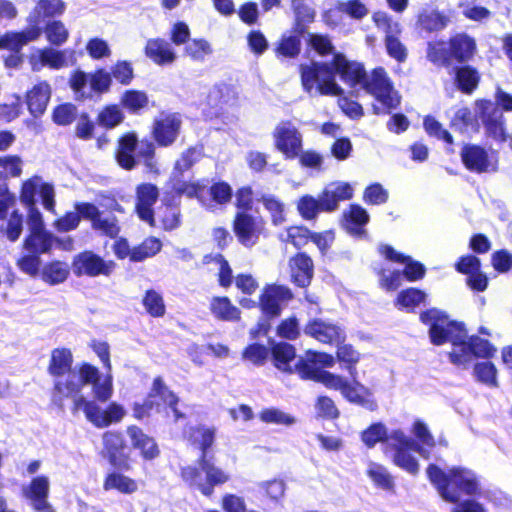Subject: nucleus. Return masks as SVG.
<instances>
[{"mask_svg":"<svg viewBox=\"0 0 512 512\" xmlns=\"http://www.w3.org/2000/svg\"><path fill=\"white\" fill-rule=\"evenodd\" d=\"M11 206L7 199L0 200V233L5 234L10 241H16L22 233L23 217L18 211H13L7 217Z\"/></svg>","mask_w":512,"mask_h":512,"instance_id":"obj_22","label":"nucleus"},{"mask_svg":"<svg viewBox=\"0 0 512 512\" xmlns=\"http://www.w3.org/2000/svg\"><path fill=\"white\" fill-rule=\"evenodd\" d=\"M41 279L51 285L63 283L69 276V265L63 261H52L43 266Z\"/></svg>","mask_w":512,"mask_h":512,"instance_id":"obj_41","label":"nucleus"},{"mask_svg":"<svg viewBox=\"0 0 512 512\" xmlns=\"http://www.w3.org/2000/svg\"><path fill=\"white\" fill-rule=\"evenodd\" d=\"M0 168L3 169L6 180L8 177L18 178L22 175L23 160L18 155L0 157Z\"/></svg>","mask_w":512,"mask_h":512,"instance_id":"obj_60","label":"nucleus"},{"mask_svg":"<svg viewBox=\"0 0 512 512\" xmlns=\"http://www.w3.org/2000/svg\"><path fill=\"white\" fill-rule=\"evenodd\" d=\"M309 335L325 344H341L345 340V331L338 325L322 319L310 321L304 329Z\"/></svg>","mask_w":512,"mask_h":512,"instance_id":"obj_17","label":"nucleus"},{"mask_svg":"<svg viewBox=\"0 0 512 512\" xmlns=\"http://www.w3.org/2000/svg\"><path fill=\"white\" fill-rule=\"evenodd\" d=\"M212 53V46L205 39H192L184 47V54L199 63H203Z\"/></svg>","mask_w":512,"mask_h":512,"instance_id":"obj_45","label":"nucleus"},{"mask_svg":"<svg viewBox=\"0 0 512 512\" xmlns=\"http://www.w3.org/2000/svg\"><path fill=\"white\" fill-rule=\"evenodd\" d=\"M127 435L131 440L132 446L140 450L141 455L145 459H153L158 456L159 450L154 439L145 434L139 427L129 426L127 428Z\"/></svg>","mask_w":512,"mask_h":512,"instance_id":"obj_31","label":"nucleus"},{"mask_svg":"<svg viewBox=\"0 0 512 512\" xmlns=\"http://www.w3.org/2000/svg\"><path fill=\"white\" fill-rule=\"evenodd\" d=\"M199 468L187 466L182 469L183 480L191 487H195L205 496H211L214 486L229 481L230 476L220 467L216 466L213 457L200 456Z\"/></svg>","mask_w":512,"mask_h":512,"instance_id":"obj_6","label":"nucleus"},{"mask_svg":"<svg viewBox=\"0 0 512 512\" xmlns=\"http://www.w3.org/2000/svg\"><path fill=\"white\" fill-rule=\"evenodd\" d=\"M41 34V26L29 25V27L22 32H11L5 34L0 39V47L18 52L27 43L37 40Z\"/></svg>","mask_w":512,"mask_h":512,"instance_id":"obj_27","label":"nucleus"},{"mask_svg":"<svg viewBox=\"0 0 512 512\" xmlns=\"http://www.w3.org/2000/svg\"><path fill=\"white\" fill-rule=\"evenodd\" d=\"M144 53L153 63L159 66L171 65L177 59L172 45L163 38H150L147 40Z\"/></svg>","mask_w":512,"mask_h":512,"instance_id":"obj_21","label":"nucleus"},{"mask_svg":"<svg viewBox=\"0 0 512 512\" xmlns=\"http://www.w3.org/2000/svg\"><path fill=\"white\" fill-rule=\"evenodd\" d=\"M372 20L376 27L384 32L385 38L390 36H400L402 33L401 24L384 11L375 12L372 15Z\"/></svg>","mask_w":512,"mask_h":512,"instance_id":"obj_46","label":"nucleus"},{"mask_svg":"<svg viewBox=\"0 0 512 512\" xmlns=\"http://www.w3.org/2000/svg\"><path fill=\"white\" fill-rule=\"evenodd\" d=\"M497 370L491 362H480L474 367L477 380L490 387H497Z\"/></svg>","mask_w":512,"mask_h":512,"instance_id":"obj_61","label":"nucleus"},{"mask_svg":"<svg viewBox=\"0 0 512 512\" xmlns=\"http://www.w3.org/2000/svg\"><path fill=\"white\" fill-rule=\"evenodd\" d=\"M75 61L74 50H56L51 47L38 49L30 57V64L34 71H40L45 66L52 69H61L73 65Z\"/></svg>","mask_w":512,"mask_h":512,"instance_id":"obj_13","label":"nucleus"},{"mask_svg":"<svg viewBox=\"0 0 512 512\" xmlns=\"http://www.w3.org/2000/svg\"><path fill=\"white\" fill-rule=\"evenodd\" d=\"M387 433L386 427L381 423L371 425L362 433V441L368 447L375 446L378 442H385V448L387 447Z\"/></svg>","mask_w":512,"mask_h":512,"instance_id":"obj_56","label":"nucleus"},{"mask_svg":"<svg viewBox=\"0 0 512 512\" xmlns=\"http://www.w3.org/2000/svg\"><path fill=\"white\" fill-rule=\"evenodd\" d=\"M297 209L303 218L314 219L319 212L325 211L322 205V194L318 199L311 195L301 197L297 203Z\"/></svg>","mask_w":512,"mask_h":512,"instance_id":"obj_50","label":"nucleus"},{"mask_svg":"<svg viewBox=\"0 0 512 512\" xmlns=\"http://www.w3.org/2000/svg\"><path fill=\"white\" fill-rule=\"evenodd\" d=\"M234 100L235 93L227 85L211 88L207 97L208 105L217 110H222L224 106L232 104Z\"/></svg>","mask_w":512,"mask_h":512,"instance_id":"obj_43","label":"nucleus"},{"mask_svg":"<svg viewBox=\"0 0 512 512\" xmlns=\"http://www.w3.org/2000/svg\"><path fill=\"white\" fill-rule=\"evenodd\" d=\"M476 49L473 38L466 34H457L451 38L449 43V51L451 58H455L459 62L469 60Z\"/></svg>","mask_w":512,"mask_h":512,"instance_id":"obj_34","label":"nucleus"},{"mask_svg":"<svg viewBox=\"0 0 512 512\" xmlns=\"http://www.w3.org/2000/svg\"><path fill=\"white\" fill-rule=\"evenodd\" d=\"M49 491L50 481L44 475L33 478L28 486L23 487L24 497L36 512H56L48 501Z\"/></svg>","mask_w":512,"mask_h":512,"instance_id":"obj_16","label":"nucleus"},{"mask_svg":"<svg viewBox=\"0 0 512 512\" xmlns=\"http://www.w3.org/2000/svg\"><path fill=\"white\" fill-rule=\"evenodd\" d=\"M264 230V221L245 212L238 213L234 220V232L245 247H253Z\"/></svg>","mask_w":512,"mask_h":512,"instance_id":"obj_15","label":"nucleus"},{"mask_svg":"<svg viewBox=\"0 0 512 512\" xmlns=\"http://www.w3.org/2000/svg\"><path fill=\"white\" fill-rule=\"evenodd\" d=\"M380 252L391 261L405 263L406 266L403 271V275L409 281H416L423 278L425 274V268L419 262L413 261L410 257H406L403 254L398 253L392 247L387 245L381 246Z\"/></svg>","mask_w":512,"mask_h":512,"instance_id":"obj_28","label":"nucleus"},{"mask_svg":"<svg viewBox=\"0 0 512 512\" xmlns=\"http://www.w3.org/2000/svg\"><path fill=\"white\" fill-rule=\"evenodd\" d=\"M51 96V88L47 82H40L27 93V106L34 117L41 116Z\"/></svg>","mask_w":512,"mask_h":512,"instance_id":"obj_29","label":"nucleus"},{"mask_svg":"<svg viewBox=\"0 0 512 512\" xmlns=\"http://www.w3.org/2000/svg\"><path fill=\"white\" fill-rule=\"evenodd\" d=\"M82 384L75 373L69 372L64 377L55 378L54 380V397H59L61 402L63 398L84 397L80 395Z\"/></svg>","mask_w":512,"mask_h":512,"instance_id":"obj_33","label":"nucleus"},{"mask_svg":"<svg viewBox=\"0 0 512 512\" xmlns=\"http://www.w3.org/2000/svg\"><path fill=\"white\" fill-rule=\"evenodd\" d=\"M210 310L219 320L232 322L240 319V310L227 297H213L210 302Z\"/></svg>","mask_w":512,"mask_h":512,"instance_id":"obj_36","label":"nucleus"},{"mask_svg":"<svg viewBox=\"0 0 512 512\" xmlns=\"http://www.w3.org/2000/svg\"><path fill=\"white\" fill-rule=\"evenodd\" d=\"M365 72L361 63L350 61L345 55L336 53L330 64L302 65L301 81L304 90L310 96H338L343 93V89L336 83L335 75H338L347 85L355 87L362 84Z\"/></svg>","mask_w":512,"mask_h":512,"instance_id":"obj_2","label":"nucleus"},{"mask_svg":"<svg viewBox=\"0 0 512 512\" xmlns=\"http://www.w3.org/2000/svg\"><path fill=\"white\" fill-rule=\"evenodd\" d=\"M92 393L95 402L99 401L105 403L110 400L113 395V378L111 371L107 370L106 375L104 377H100L92 385Z\"/></svg>","mask_w":512,"mask_h":512,"instance_id":"obj_51","label":"nucleus"},{"mask_svg":"<svg viewBox=\"0 0 512 512\" xmlns=\"http://www.w3.org/2000/svg\"><path fill=\"white\" fill-rule=\"evenodd\" d=\"M121 103L129 111L137 112L147 105L148 97L142 91L128 90L122 95Z\"/></svg>","mask_w":512,"mask_h":512,"instance_id":"obj_58","label":"nucleus"},{"mask_svg":"<svg viewBox=\"0 0 512 512\" xmlns=\"http://www.w3.org/2000/svg\"><path fill=\"white\" fill-rule=\"evenodd\" d=\"M298 32L294 31V34L283 35L278 46L275 49L278 57L283 56L286 58L296 57L301 50V41Z\"/></svg>","mask_w":512,"mask_h":512,"instance_id":"obj_48","label":"nucleus"},{"mask_svg":"<svg viewBox=\"0 0 512 512\" xmlns=\"http://www.w3.org/2000/svg\"><path fill=\"white\" fill-rule=\"evenodd\" d=\"M420 319L429 326V337L434 345L451 343L449 358L455 365L466 367L475 358H489L495 352L488 341L478 336L467 337L462 323L450 320L437 309L422 313Z\"/></svg>","mask_w":512,"mask_h":512,"instance_id":"obj_1","label":"nucleus"},{"mask_svg":"<svg viewBox=\"0 0 512 512\" xmlns=\"http://www.w3.org/2000/svg\"><path fill=\"white\" fill-rule=\"evenodd\" d=\"M136 146L137 138L134 134L125 135L120 139L116 158L121 167L129 170L135 166Z\"/></svg>","mask_w":512,"mask_h":512,"instance_id":"obj_39","label":"nucleus"},{"mask_svg":"<svg viewBox=\"0 0 512 512\" xmlns=\"http://www.w3.org/2000/svg\"><path fill=\"white\" fill-rule=\"evenodd\" d=\"M104 490H117L123 494H132L137 491L138 485L135 480L118 472H112L105 478Z\"/></svg>","mask_w":512,"mask_h":512,"instance_id":"obj_42","label":"nucleus"},{"mask_svg":"<svg viewBox=\"0 0 512 512\" xmlns=\"http://www.w3.org/2000/svg\"><path fill=\"white\" fill-rule=\"evenodd\" d=\"M191 438L195 444H198L202 453L201 456L208 457V449L213 445L215 439V429L200 426L193 430Z\"/></svg>","mask_w":512,"mask_h":512,"instance_id":"obj_54","label":"nucleus"},{"mask_svg":"<svg viewBox=\"0 0 512 512\" xmlns=\"http://www.w3.org/2000/svg\"><path fill=\"white\" fill-rule=\"evenodd\" d=\"M368 220L369 215L365 209L358 205H351L350 209L344 213L343 226L350 234L361 235Z\"/></svg>","mask_w":512,"mask_h":512,"instance_id":"obj_35","label":"nucleus"},{"mask_svg":"<svg viewBox=\"0 0 512 512\" xmlns=\"http://www.w3.org/2000/svg\"><path fill=\"white\" fill-rule=\"evenodd\" d=\"M261 421L269 424L291 426L296 423L295 417L277 408H267L260 412Z\"/></svg>","mask_w":512,"mask_h":512,"instance_id":"obj_53","label":"nucleus"},{"mask_svg":"<svg viewBox=\"0 0 512 512\" xmlns=\"http://www.w3.org/2000/svg\"><path fill=\"white\" fill-rule=\"evenodd\" d=\"M425 293L415 288H409L399 293L396 306L412 310L425 300Z\"/></svg>","mask_w":512,"mask_h":512,"instance_id":"obj_55","label":"nucleus"},{"mask_svg":"<svg viewBox=\"0 0 512 512\" xmlns=\"http://www.w3.org/2000/svg\"><path fill=\"white\" fill-rule=\"evenodd\" d=\"M450 22V18L437 10L424 9L418 15L417 23L419 26L428 31H440L444 29Z\"/></svg>","mask_w":512,"mask_h":512,"instance_id":"obj_40","label":"nucleus"},{"mask_svg":"<svg viewBox=\"0 0 512 512\" xmlns=\"http://www.w3.org/2000/svg\"><path fill=\"white\" fill-rule=\"evenodd\" d=\"M291 8L295 15V32L303 34L304 24L315 18V9L310 0H291Z\"/></svg>","mask_w":512,"mask_h":512,"instance_id":"obj_37","label":"nucleus"},{"mask_svg":"<svg viewBox=\"0 0 512 512\" xmlns=\"http://www.w3.org/2000/svg\"><path fill=\"white\" fill-rule=\"evenodd\" d=\"M17 266L18 268L25 274L36 277L39 275L40 272V266H41V259L40 255L30 253L22 255L17 260Z\"/></svg>","mask_w":512,"mask_h":512,"instance_id":"obj_63","label":"nucleus"},{"mask_svg":"<svg viewBox=\"0 0 512 512\" xmlns=\"http://www.w3.org/2000/svg\"><path fill=\"white\" fill-rule=\"evenodd\" d=\"M82 410L86 419L97 428H105L112 423L120 422L126 415L124 407L112 402L106 409H102L94 400L85 397L74 399V413Z\"/></svg>","mask_w":512,"mask_h":512,"instance_id":"obj_8","label":"nucleus"},{"mask_svg":"<svg viewBox=\"0 0 512 512\" xmlns=\"http://www.w3.org/2000/svg\"><path fill=\"white\" fill-rule=\"evenodd\" d=\"M295 367L302 379L313 380L322 383L328 389L338 390L347 401L370 411L377 409V403L372 398V391L359 382L356 367L346 366L351 382L341 375L319 369L302 359L297 361Z\"/></svg>","mask_w":512,"mask_h":512,"instance_id":"obj_4","label":"nucleus"},{"mask_svg":"<svg viewBox=\"0 0 512 512\" xmlns=\"http://www.w3.org/2000/svg\"><path fill=\"white\" fill-rule=\"evenodd\" d=\"M158 397L161 398L164 403H167L171 408L173 421H177L184 417V414L181 413L177 408V403L179 401L178 397L168 389L161 377L154 379L151 391L147 398L144 400L143 404H134V417L137 419H142L145 416H148L153 410L160 412L161 405L156 403V398Z\"/></svg>","mask_w":512,"mask_h":512,"instance_id":"obj_9","label":"nucleus"},{"mask_svg":"<svg viewBox=\"0 0 512 512\" xmlns=\"http://www.w3.org/2000/svg\"><path fill=\"white\" fill-rule=\"evenodd\" d=\"M431 483L440 497L455 504L451 512H487L485 507L474 499L460 501V493L468 496L481 495V486L475 472L464 467H452L444 471L434 464L426 470Z\"/></svg>","mask_w":512,"mask_h":512,"instance_id":"obj_3","label":"nucleus"},{"mask_svg":"<svg viewBox=\"0 0 512 512\" xmlns=\"http://www.w3.org/2000/svg\"><path fill=\"white\" fill-rule=\"evenodd\" d=\"M461 159L465 167L472 172L483 173L489 170L488 154L480 146L473 144L465 145L461 151Z\"/></svg>","mask_w":512,"mask_h":512,"instance_id":"obj_26","label":"nucleus"},{"mask_svg":"<svg viewBox=\"0 0 512 512\" xmlns=\"http://www.w3.org/2000/svg\"><path fill=\"white\" fill-rule=\"evenodd\" d=\"M162 242L156 237L146 238L140 245L134 247L131 251V261L141 262L147 258L155 256L160 252Z\"/></svg>","mask_w":512,"mask_h":512,"instance_id":"obj_44","label":"nucleus"},{"mask_svg":"<svg viewBox=\"0 0 512 512\" xmlns=\"http://www.w3.org/2000/svg\"><path fill=\"white\" fill-rule=\"evenodd\" d=\"M73 354L68 348H55L51 351L48 373L54 377H64L72 371Z\"/></svg>","mask_w":512,"mask_h":512,"instance_id":"obj_30","label":"nucleus"},{"mask_svg":"<svg viewBox=\"0 0 512 512\" xmlns=\"http://www.w3.org/2000/svg\"><path fill=\"white\" fill-rule=\"evenodd\" d=\"M66 9L62 0H38L33 10L27 17L29 25L41 26L42 20L61 16Z\"/></svg>","mask_w":512,"mask_h":512,"instance_id":"obj_23","label":"nucleus"},{"mask_svg":"<svg viewBox=\"0 0 512 512\" xmlns=\"http://www.w3.org/2000/svg\"><path fill=\"white\" fill-rule=\"evenodd\" d=\"M115 266L116 264L113 261H106L92 251L77 254L72 262L73 273L77 276H110Z\"/></svg>","mask_w":512,"mask_h":512,"instance_id":"obj_12","label":"nucleus"},{"mask_svg":"<svg viewBox=\"0 0 512 512\" xmlns=\"http://www.w3.org/2000/svg\"><path fill=\"white\" fill-rule=\"evenodd\" d=\"M45 33L46 39L49 43L55 46L63 45L69 38V31L65 24L60 20L49 21L42 33Z\"/></svg>","mask_w":512,"mask_h":512,"instance_id":"obj_47","label":"nucleus"},{"mask_svg":"<svg viewBox=\"0 0 512 512\" xmlns=\"http://www.w3.org/2000/svg\"><path fill=\"white\" fill-rule=\"evenodd\" d=\"M274 144L286 159H295L302 150V134L290 121H282L273 131Z\"/></svg>","mask_w":512,"mask_h":512,"instance_id":"obj_11","label":"nucleus"},{"mask_svg":"<svg viewBox=\"0 0 512 512\" xmlns=\"http://www.w3.org/2000/svg\"><path fill=\"white\" fill-rule=\"evenodd\" d=\"M159 196L158 188L151 183H143L136 188V212L139 218L154 226L153 205Z\"/></svg>","mask_w":512,"mask_h":512,"instance_id":"obj_19","label":"nucleus"},{"mask_svg":"<svg viewBox=\"0 0 512 512\" xmlns=\"http://www.w3.org/2000/svg\"><path fill=\"white\" fill-rule=\"evenodd\" d=\"M456 81L458 87L463 92L471 93L479 83V74L469 66L458 68L456 71Z\"/></svg>","mask_w":512,"mask_h":512,"instance_id":"obj_52","label":"nucleus"},{"mask_svg":"<svg viewBox=\"0 0 512 512\" xmlns=\"http://www.w3.org/2000/svg\"><path fill=\"white\" fill-rule=\"evenodd\" d=\"M56 241L58 238L47 230L34 231L29 232L23 246L28 252L40 255L50 252Z\"/></svg>","mask_w":512,"mask_h":512,"instance_id":"obj_32","label":"nucleus"},{"mask_svg":"<svg viewBox=\"0 0 512 512\" xmlns=\"http://www.w3.org/2000/svg\"><path fill=\"white\" fill-rule=\"evenodd\" d=\"M361 86L380 103V106L373 105L375 114L389 113L400 104V96L382 67L373 69L369 74L365 72Z\"/></svg>","mask_w":512,"mask_h":512,"instance_id":"obj_7","label":"nucleus"},{"mask_svg":"<svg viewBox=\"0 0 512 512\" xmlns=\"http://www.w3.org/2000/svg\"><path fill=\"white\" fill-rule=\"evenodd\" d=\"M411 451L417 452L424 459L430 457V452L427 448L422 447L403 431L393 430L389 433L385 453L391 457L396 466L415 475L419 471V463L411 454Z\"/></svg>","mask_w":512,"mask_h":512,"instance_id":"obj_5","label":"nucleus"},{"mask_svg":"<svg viewBox=\"0 0 512 512\" xmlns=\"http://www.w3.org/2000/svg\"><path fill=\"white\" fill-rule=\"evenodd\" d=\"M295 356L296 354L294 347L288 343L281 342L275 344L272 347V357L274 364L278 369L282 371L293 372L291 363L295 360ZM296 364L297 363L294 364V368H296ZM294 371L297 372L296 369H294Z\"/></svg>","mask_w":512,"mask_h":512,"instance_id":"obj_38","label":"nucleus"},{"mask_svg":"<svg viewBox=\"0 0 512 512\" xmlns=\"http://www.w3.org/2000/svg\"><path fill=\"white\" fill-rule=\"evenodd\" d=\"M181 126L182 121L178 114H162L153 126V135L158 145H172L180 133Z\"/></svg>","mask_w":512,"mask_h":512,"instance_id":"obj_18","label":"nucleus"},{"mask_svg":"<svg viewBox=\"0 0 512 512\" xmlns=\"http://www.w3.org/2000/svg\"><path fill=\"white\" fill-rule=\"evenodd\" d=\"M292 281L299 287H307L313 277L312 259L304 253H299L289 260Z\"/></svg>","mask_w":512,"mask_h":512,"instance_id":"obj_25","label":"nucleus"},{"mask_svg":"<svg viewBox=\"0 0 512 512\" xmlns=\"http://www.w3.org/2000/svg\"><path fill=\"white\" fill-rule=\"evenodd\" d=\"M384 44L387 54L399 63L406 61L408 57V49L404 43L401 42L399 36H390L384 38Z\"/></svg>","mask_w":512,"mask_h":512,"instance_id":"obj_62","label":"nucleus"},{"mask_svg":"<svg viewBox=\"0 0 512 512\" xmlns=\"http://www.w3.org/2000/svg\"><path fill=\"white\" fill-rule=\"evenodd\" d=\"M142 302L146 311L152 317H162L165 314V304L162 296L158 292L148 290Z\"/></svg>","mask_w":512,"mask_h":512,"instance_id":"obj_59","label":"nucleus"},{"mask_svg":"<svg viewBox=\"0 0 512 512\" xmlns=\"http://www.w3.org/2000/svg\"><path fill=\"white\" fill-rule=\"evenodd\" d=\"M423 125L425 128V131L430 136L436 137L439 140H443L448 144L453 143L452 135L446 129H444L442 124L439 121H437L434 117L426 116L424 118Z\"/></svg>","mask_w":512,"mask_h":512,"instance_id":"obj_64","label":"nucleus"},{"mask_svg":"<svg viewBox=\"0 0 512 512\" xmlns=\"http://www.w3.org/2000/svg\"><path fill=\"white\" fill-rule=\"evenodd\" d=\"M476 113L484 124L487 132L496 139H505L503 112L491 100H478Z\"/></svg>","mask_w":512,"mask_h":512,"instance_id":"obj_14","label":"nucleus"},{"mask_svg":"<svg viewBox=\"0 0 512 512\" xmlns=\"http://www.w3.org/2000/svg\"><path fill=\"white\" fill-rule=\"evenodd\" d=\"M367 475L373 483L381 489L390 490L394 486L393 477L387 469L380 464L370 463L367 468Z\"/></svg>","mask_w":512,"mask_h":512,"instance_id":"obj_49","label":"nucleus"},{"mask_svg":"<svg viewBox=\"0 0 512 512\" xmlns=\"http://www.w3.org/2000/svg\"><path fill=\"white\" fill-rule=\"evenodd\" d=\"M293 297L290 289L283 285H269L265 288L261 298L260 306L262 311L269 316H278L281 305Z\"/></svg>","mask_w":512,"mask_h":512,"instance_id":"obj_20","label":"nucleus"},{"mask_svg":"<svg viewBox=\"0 0 512 512\" xmlns=\"http://www.w3.org/2000/svg\"><path fill=\"white\" fill-rule=\"evenodd\" d=\"M92 228L111 238H115L120 232L118 219L113 215L104 216L103 213L94 222Z\"/></svg>","mask_w":512,"mask_h":512,"instance_id":"obj_57","label":"nucleus"},{"mask_svg":"<svg viewBox=\"0 0 512 512\" xmlns=\"http://www.w3.org/2000/svg\"><path fill=\"white\" fill-rule=\"evenodd\" d=\"M321 194L325 212H332L338 208L340 201L352 198L353 188L349 183L336 182L327 185Z\"/></svg>","mask_w":512,"mask_h":512,"instance_id":"obj_24","label":"nucleus"},{"mask_svg":"<svg viewBox=\"0 0 512 512\" xmlns=\"http://www.w3.org/2000/svg\"><path fill=\"white\" fill-rule=\"evenodd\" d=\"M39 193L43 207L55 214V190L50 183L43 182L42 177L34 175L22 183L20 201L25 206L36 205L35 196Z\"/></svg>","mask_w":512,"mask_h":512,"instance_id":"obj_10","label":"nucleus"}]
</instances>
